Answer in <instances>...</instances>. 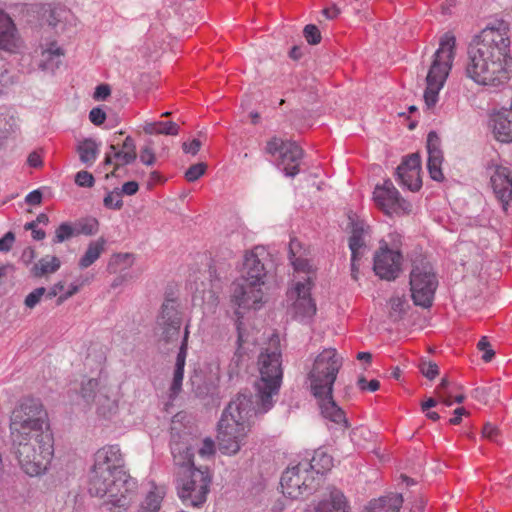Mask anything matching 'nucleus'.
Wrapping results in <instances>:
<instances>
[{"label": "nucleus", "instance_id": "nucleus-63", "mask_svg": "<svg viewBox=\"0 0 512 512\" xmlns=\"http://www.w3.org/2000/svg\"><path fill=\"white\" fill-rule=\"evenodd\" d=\"M64 289V283L58 282L54 284L49 290H46L45 297L47 299H52L58 296Z\"/></svg>", "mask_w": 512, "mask_h": 512}, {"label": "nucleus", "instance_id": "nucleus-8", "mask_svg": "<svg viewBox=\"0 0 512 512\" xmlns=\"http://www.w3.org/2000/svg\"><path fill=\"white\" fill-rule=\"evenodd\" d=\"M455 37L445 34L434 53V60L426 77L427 87L424 91V101L428 108H432L438 101L439 91L444 86L454 58L453 49Z\"/></svg>", "mask_w": 512, "mask_h": 512}, {"label": "nucleus", "instance_id": "nucleus-44", "mask_svg": "<svg viewBox=\"0 0 512 512\" xmlns=\"http://www.w3.org/2000/svg\"><path fill=\"white\" fill-rule=\"evenodd\" d=\"M303 36L310 45H317L321 42L322 39L319 28L314 24H307L304 27Z\"/></svg>", "mask_w": 512, "mask_h": 512}, {"label": "nucleus", "instance_id": "nucleus-53", "mask_svg": "<svg viewBox=\"0 0 512 512\" xmlns=\"http://www.w3.org/2000/svg\"><path fill=\"white\" fill-rule=\"evenodd\" d=\"M199 454L202 457H210L215 453V443L210 438H205L202 442L201 447L199 448Z\"/></svg>", "mask_w": 512, "mask_h": 512}, {"label": "nucleus", "instance_id": "nucleus-22", "mask_svg": "<svg viewBox=\"0 0 512 512\" xmlns=\"http://www.w3.org/2000/svg\"><path fill=\"white\" fill-rule=\"evenodd\" d=\"M21 47V40L16 26L10 16L0 11V49L16 53Z\"/></svg>", "mask_w": 512, "mask_h": 512}, {"label": "nucleus", "instance_id": "nucleus-50", "mask_svg": "<svg viewBox=\"0 0 512 512\" xmlns=\"http://www.w3.org/2000/svg\"><path fill=\"white\" fill-rule=\"evenodd\" d=\"M477 347L480 351H483V355H482V359L485 361V362H489L492 360V358L494 357L495 355V352L493 349H491V346H490V343L487 339V337H482L478 344H477Z\"/></svg>", "mask_w": 512, "mask_h": 512}, {"label": "nucleus", "instance_id": "nucleus-16", "mask_svg": "<svg viewBox=\"0 0 512 512\" xmlns=\"http://www.w3.org/2000/svg\"><path fill=\"white\" fill-rule=\"evenodd\" d=\"M158 325L162 330L161 337L164 342L172 343L178 339L182 317L175 300L167 299L162 304Z\"/></svg>", "mask_w": 512, "mask_h": 512}, {"label": "nucleus", "instance_id": "nucleus-23", "mask_svg": "<svg viewBox=\"0 0 512 512\" xmlns=\"http://www.w3.org/2000/svg\"><path fill=\"white\" fill-rule=\"evenodd\" d=\"M349 225L351 228V235L349 237L348 246L355 256L356 253L364 254L366 245V238L370 234L369 225L361 219L349 217Z\"/></svg>", "mask_w": 512, "mask_h": 512}, {"label": "nucleus", "instance_id": "nucleus-3", "mask_svg": "<svg viewBox=\"0 0 512 512\" xmlns=\"http://www.w3.org/2000/svg\"><path fill=\"white\" fill-rule=\"evenodd\" d=\"M343 365V359L334 348L322 350L314 359L307 382L317 399L322 416L342 429L349 427L344 411L333 399V387Z\"/></svg>", "mask_w": 512, "mask_h": 512}, {"label": "nucleus", "instance_id": "nucleus-52", "mask_svg": "<svg viewBox=\"0 0 512 512\" xmlns=\"http://www.w3.org/2000/svg\"><path fill=\"white\" fill-rule=\"evenodd\" d=\"M140 161L148 166H151L155 163V154L150 145H146L141 149Z\"/></svg>", "mask_w": 512, "mask_h": 512}, {"label": "nucleus", "instance_id": "nucleus-34", "mask_svg": "<svg viewBox=\"0 0 512 512\" xmlns=\"http://www.w3.org/2000/svg\"><path fill=\"white\" fill-rule=\"evenodd\" d=\"M143 130L146 134L178 135L179 126L172 121H157L145 123Z\"/></svg>", "mask_w": 512, "mask_h": 512}, {"label": "nucleus", "instance_id": "nucleus-27", "mask_svg": "<svg viewBox=\"0 0 512 512\" xmlns=\"http://www.w3.org/2000/svg\"><path fill=\"white\" fill-rule=\"evenodd\" d=\"M403 497L398 493L382 496L369 503L368 512H399Z\"/></svg>", "mask_w": 512, "mask_h": 512}, {"label": "nucleus", "instance_id": "nucleus-38", "mask_svg": "<svg viewBox=\"0 0 512 512\" xmlns=\"http://www.w3.org/2000/svg\"><path fill=\"white\" fill-rule=\"evenodd\" d=\"M75 226L69 222L61 223L55 230V235L52 239L53 244L63 243L73 237H76Z\"/></svg>", "mask_w": 512, "mask_h": 512}, {"label": "nucleus", "instance_id": "nucleus-40", "mask_svg": "<svg viewBox=\"0 0 512 512\" xmlns=\"http://www.w3.org/2000/svg\"><path fill=\"white\" fill-rule=\"evenodd\" d=\"M16 82L12 70L6 60L0 59V94Z\"/></svg>", "mask_w": 512, "mask_h": 512}, {"label": "nucleus", "instance_id": "nucleus-35", "mask_svg": "<svg viewBox=\"0 0 512 512\" xmlns=\"http://www.w3.org/2000/svg\"><path fill=\"white\" fill-rule=\"evenodd\" d=\"M403 235L399 233L398 231H391L389 232L385 237H383L379 241V247L380 249L387 250L389 252H400L402 251L403 246Z\"/></svg>", "mask_w": 512, "mask_h": 512}, {"label": "nucleus", "instance_id": "nucleus-48", "mask_svg": "<svg viewBox=\"0 0 512 512\" xmlns=\"http://www.w3.org/2000/svg\"><path fill=\"white\" fill-rule=\"evenodd\" d=\"M103 202H104L105 207L111 208V209L118 210L123 206L121 193L118 190L109 192L104 197Z\"/></svg>", "mask_w": 512, "mask_h": 512}, {"label": "nucleus", "instance_id": "nucleus-13", "mask_svg": "<svg viewBox=\"0 0 512 512\" xmlns=\"http://www.w3.org/2000/svg\"><path fill=\"white\" fill-rule=\"evenodd\" d=\"M280 484L283 494L291 499L309 495L319 486L316 477L310 475L307 468L303 467L302 461L283 472Z\"/></svg>", "mask_w": 512, "mask_h": 512}, {"label": "nucleus", "instance_id": "nucleus-42", "mask_svg": "<svg viewBox=\"0 0 512 512\" xmlns=\"http://www.w3.org/2000/svg\"><path fill=\"white\" fill-rule=\"evenodd\" d=\"M428 156H443L441 140L435 131H430L427 136Z\"/></svg>", "mask_w": 512, "mask_h": 512}, {"label": "nucleus", "instance_id": "nucleus-26", "mask_svg": "<svg viewBox=\"0 0 512 512\" xmlns=\"http://www.w3.org/2000/svg\"><path fill=\"white\" fill-rule=\"evenodd\" d=\"M63 55V49L56 42H51L45 49H42L38 66L42 70L54 71L61 64Z\"/></svg>", "mask_w": 512, "mask_h": 512}, {"label": "nucleus", "instance_id": "nucleus-41", "mask_svg": "<svg viewBox=\"0 0 512 512\" xmlns=\"http://www.w3.org/2000/svg\"><path fill=\"white\" fill-rule=\"evenodd\" d=\"M298 245V242L292 240L289 245V259L291 264L293 265L296 271L308 272L310 269V264L307 259L301 257H295L294 247Z\"/></svg>", "mask_w": 512, "mask_h": 512}, {"label": "nucleus", "instance_id": "nucleus-21", "mask_svg": "<svg viewBox=\"0 0 512 512\" xmlns=\"http://www.w3.org/2000/svg\"><path fill=\"white\" fill-rule=\"evenodd\" d=\"M99 382L97 379L90 378L85 382H82L81 387V396L84 399L86 403H91L96 400L97 398V404L99 405L98 411L103 416H106L107 414L114 413L117 409V404L115 400H111L108 397L104 395H96V390L98 389Z\"/></svg>", "mask_w": 512, "mask_h": 512}, {"label": "nucleus", "instance_id": "nucleus-2", "mask_svg": "<svg viewBox=\"0 0 512 512\" xmlns=\"http://www.w3.org/2000/svg\"><path fill=\"white\" fill-rule=\"evenodd\" d=\"M509 25L504 20L489 23L468 50L465 74L476 84L501 87L512 75Z\"/></svg>", "mask_w": 512, "mask_h": 512}, {"label": "nucleus", "instance_id": "nucleus-60", "mask_svg": "<svg viewBox=\"0 0 512 512\" xmlns=\"http://www.w3.org/2000/svg\"><path fill=\"white\" fill-rule=\"evenodd\" d=\"M111 93V89L107 84H100L96 87L94 92V98L97 100H104Z\"/></svg>", "mask_w": 512, "mask_h": 512}, {"label": "nucleus", "instance_id": "nucleus-51", "mask_svg": "<svg viewBox=\"0 0 512 512\" xmlns=\"http://www.w3.org/2000/svg\"><path fill=\"white\" fill-rule=\"evenodd\" d=\"M390 305L393 312L404 314L407 301L404 296H394L390 299Z\"/></svg>", "mask_w": 512, "mask_h": 512}, {"label": "nucleus", "instance_id": "nucleus-6", "mask_svg": "<svg viewBox=\"0 0 512 512\" xmlns=\"http://www.w3.org/2000/svg\"><path fill=\"white\" fill-rule=\"evenodd\" d=\"M11 438L13 451L21 469L29 476L44 473L54 453L52 434L40 433Z\"/></svg>", "mask_w": 512, "mask_h": 512}, {"label": "nucleus", "instance_id": "nucleus-62", "mask_svg": "<svg viewBox=\"0 0 512 512\" xmlns=\"http://www.w3.org/2000/svg\"><path fill=\"white\" fill-rule=\"evenodd\" d=\"M27 163L30 167L39 168L42 166L43 163L42 157L38 152L33 151L28 155Z\"/></svg>", "mask_w": 512, "mask_h": 512}, {"label": "nucleus", "instance_id": "nucleus-61", "mask_svg": "<svg viewBox=\"0 0 512 512\" xmlns=\"http://www.w3.org/2000/svg\"><path fill=\"white\" fill-rule=\"evenodd\" d=\"M25 201L32 206L39 205L42 202V193L39 190L31 191L27 194Z\"/></svg>", "mask_w": 512, "mask_h": 512}, {"label": "nucleus", "instance_id": "nucleus-19", "mask_svg": "<svg viewBox=\"0 0 512 512\" xmlns=\"http://www.w3.org/2000/svg\"><path fill=\"white\" fill-rule=\"evenodd\" d=\"M420 170L421 158L419 154L408 155L396 169L398 184L412 192L418 191L422 187Z\"/></svg>", "mask_w": 512, "mask_h": 512}, {"label": "nucleus", "instance_id": "nucleus-33", "mask_svg": "<svg viewBox=\"0 0 512 512\" xmlns=\"http://www.w3.org/2000/svg\"><path fill=\"white\" fill-rule=\"evenodd\" d=\"M61 266V262L56 256L42 257L33 267L31 273L34 277L40 278L44 275L56 272Z\"/></svg>", "mask_w": 512, "mask_h": 512}, {"label": "nucleus", "instance_id": "nucleus-54", "mask_svg": "<svg viewBox=\"0 0 512 512\" xmlns=\"http://www.w3.org/2000/svg\"><path fill=\"white\" fill-rule=\"evenodd\" d=\"M89 119L94 125L99 126L105 121L106 114L101 108L95 107L89 112Z\"/></svg>", "mask_w": 512, "mask_h": 512}, {"label": "nucleus", "instance_id": "nucleus-43", "mask_svg": "<svg viewBox=\"0 0 512 512\" xmlns=\"http://www.w3.org/2000/svg\"><path fill=\"white\" fill-rule=\"evenodd\" d=\"M109 148L113 153V157L118 161L116 167L131 164L137 157L136 153L117 150L114 144H111Z\"/></svg>", "mask_w": 512, "mask_h": 512}, {"label": "nucleus", "instance_id": "nucleus-11", "mask_svg": "<svg viewBox=\"0 0 512 512\" xmlns=\"http://www.w3.org/2000/svg\"><path fill=\"white\" fill-rule=\"evenodd\" d=\"M111 473L127 474L124 470V459L118 445H108L100 448L94 456L92 468L93 490L100 493L103 490L104 476Z\"/></svg>", "mask_w": 512, "mask_h": 512}, {"label": "nucleus", "instance_id": "nucleus-64", "mask_svg": "<svg viewBox=\"0 0 512 512\" xmlns=\"http://www.w3.org/2000/svg\"><path fill=\"white\" fill-rule=\"evenodd\" d=\"M48 9L50 12V17L48 19L49 25L56 26L60 21L59 16L62 10L60 8L52 7L50 4L48 5Z\"/></svg>", "mask_w": 512, "mask_h": 512}, {"label": "nucleus", "instance_id": "nucleus-49", "mask_svg": "<svg viewBox=\"0 0 512 512\" xmlns=\"http://www.w3.org/2000/svg\"><path fill=\"white\" fill-rule=\"evenodd\" d=\"M94 177L88 171H79L75 176V183L80 187L90 188L94 185Z\"/></svg>", "mask_w": 512, "mask_h": 512}, {"label": "nucleus", "instance_id": "nucleus-18", "mask_svg": "<svg viewBox=\"0 0 512 512\" xmlns=\"http://www.w3.org/2000/svg\"><path fill=\"white\" fill-rule=\"evenodd\" d=\"M490 175V184L496 198L506 210L512 200V175L511 170L498 164H491L487 168Z\"/></svg>", "mask_w": 512, "mask_h": 512}, {"label": "nucleus", "instance_id": "nucleus-37", "mask_svg": "<svg viewBox=\"0 0 512 512\" xmlns=\"http://www.w3.org/2000/svg\"><path fill=\"white\" fill-rule=\"evenodd\" d=\"M74 226L77 236H92L95 235L99 230V222L94 217H86L79 219L74 223Z\"/></svg>", "mask_w": 512, "mask_h": 512}, {"label": "nucleus", "instance_id": "nucleus-56", "mask_svg": "<svg viewBox=\"0 0 512 512\" xmlns=\"http://www.w3.org/2000/svg\"><path fill=\"white\" fill-rule=\"evenodd\" d=\"M82 286V283L80 284H71L69 289L60 294L57 298V305H61L64 301H66L68 298L72 297L74 294H76L79 290H80V287Z\"/></svg>", "mask_w": 512, "mask_h": 512}, {"label": "nucleus", "instance_id": "nucleus-5", "mask_svg": "<svg viewBox=\"0 0 512 512\" xmlns=\"http://www.w3.org/2000/svg\"><path fill=\"white\" fill-rule=\"evenodd\" d=\"M260 254L264 249L259 247L246 253L241 276L232 283L231 302L239 309H258L262 302L266 270Z\"/></svg>", "mask_w": 512, "mask_h": 512}, {"label": "nucleus", "instance_id": "nucleus-45", "mask_svg": "<svg viewBox=\"0 0 512 512\" xmlns=\"http://www.w3.org/2000/svg\"><path fill=\"white\" fill-rule=\"evenodd\" d=\"M419 370L423 376L433 380L439 374V367L435 362L422 360L419 363Z\"/></svg>", "mask_w": 512, "mask_h": 512}, {"label": "nucleus", "instance_id": "nucleus-10", "mask_svg": "<svg viewBox=\"0 0 512 512\" xmlns=\"http://www.w3.org/2000/svg\"><path fill=\"white\" fill-rule=\"evenodd\" d=\"M411 298L416 306L430 308L439 285L432 263L424 257L412 261L409 275Z\"/></svg>", "mask_w": 512, "mask_h": 512}, {"label": "nucleus", "instance_id": "nucleus-31", "mask_svg": "<svg viewBox=\"0 0 512 512\" xmlns=\"http://www.w3.org/2000/svg\"><path fill=\"white\" fill-rule=\"evenodd\" d=\"M164 495L163 489L154 486L140 502L136 512H160Z\"/></svg>", "mask_w": 512, "mask_h": 512}, {"label": "nucleus", "instance_id": "nucleus-36", "mask_svg": "<svg viewBox=\"0 0 512 512\" xmlns=\"http://www.w3.org/2000/svg\"><path fill=\"white\" fill-rule=\"evenodd\" d=\"M237 332H238L237 349H236V351L231 359L230 365H229L230 374L237 372V369L241 366V364L243 362V358L246 355V350L243 347L245 340H244V336H243V332H242L240 323L237 324Z\"/></svg>", "mask_w": 512, "mask_h": 512}, {"label": "nucleus", "instance_id": "nucleus-39", "mask_svg": "<svg viewBox=\"0 0 512 512\" xmlns=\"http://www.w3.org/2000/svg\"><path fill=\"white\" fill-rule=\"evenodd\" d=\"M443 156H428L427 169L431 179L441 182L444 180V175L441 169Z\"/></svg>", "mask_w": 512, "mask_h": 512}, {"label": "nucleus", "instance_id": "nucleus-24", "mask_svg": "<svg viewBox=\"0 0 512 512\" xmlns=\"http://www.w3.org/2000/svg\"><path fill=\"white\" fill-rule=\"evenodd\" d=\"M491 126L497 140L512 141V105L510 109H502L491 118Z\"/></svg>", "mask_w": 512, "mask_h": 512}, {"label": "nucleus", "instance_id": "nucleus-46", "mask_svg": "<svg viewBox=\"0 0 512 512\" xmlns=\"http://www.w3.org/2000/svg\"><path fill=\"white\" fill-rule=\"evenodd\" d=\"M46 288L44 287H38L34 289L32 292H30L24 300V304L29 309H33L42 299L43 296H45Z\"/></svg>", "mask_w": 512, "mask_h": 512}, {"label": "nucleus", "instance_id": "nucleus-57", "mask_svg": "<svg viewBox=\"0 0 512 512\" xmlns=\"http://www.w3.org/2000/svg\"><path fill=\"white\" fill-rule=\"evenodd\" d=\"M201 142L198 139H193L191 142H184L182 144V149L185 153L196 155L200 150Z\"/></svg>", "mask_w": 512, "mask_h": 512}, {"label": "nucleus", "instance_id": "nucleus-25", "mask_svg": "<svg viewBox=\"0 0 512 512\" xmlns=\"http://www.w3.org/2000/svg\"><path fill=\"white\" fill-rule=\"evenodd\" d=\"M303 467L307 468L310 475L316 477L317 485H320L322 476L333 466V459L323 451H315L311 459L302 460Z\"/></svg>", "mask_w": 512, "mask_h": 512}, {"label": "nucleus", "instance_id": "nucleus-12", "mask_svg": "<svg viewBox=\"0 0 512 512\" xmlns=\"http://www.w3.org/2000/svg\"><path fill=\"white\" fill-rule=\"evenodd\" d=\"M265 151L275 158L276 165L284 172L285 176L295 177L299 173V165L304 152L295 141L273 137L267 142Z\"/></svg>", "mask_w": 512, "mask_h": 512}, {"label": "nucleus", "instance_id": "nucleus-30", "mask_svg": "<svg viewBox=\"0 0 512 512\" xmlns=\"http://www.w3.org/2000/svg\"><path fill=\"white\" fill-rule=\"evenodd\" d=\"M76 150L80 161L87 166H92L99 155L100 143L94 139L86 138L79 142Z\"/></svg>", "mask_w": 512, "mask_h": 512}, {"label": "nucleus", "instance_id": "nucleus-15", "mask_svg": "<svg viewBox=\"0 0 512 512\" xmlns=\"http://www.w3.org/2000/svg\"><path fill=\"white\" fill-rule=\"evenodd\" d=\"M403 261V253L378 248L373 256V271L382 280L394 281L402 272Z\"/></svg>", "mask_w": 512, "mask_h": 512}, {"label": "nucleus", "instance_id": "nucleus-47", "mask_svg": "<svg viewBox=\"0 0 512 512\" xmlns=\"http://www.w3.org/2000/svg\"><path fill=\"white\" fill-rule=\"evenodd\" d=\"M206 164L197 163L191 165L185 172V179L188 182H195L198 180L206 171Z\"/></svg>", "mask_w": 512, "mask_h": 512}, {"label": "nucleus", "instance_id": "nucleus-1", "mask_svg": "<svg viewBox=\"0 0 512 512\" xmlns=\"http://www.w3.org/2000/svg\"><path fill=\"white\" fill-rule=\"evenodd\" d=\"M258 368L260 378L255 382V397L248 392H239L218 422V446L223 454L239 452L254 419L274 406L273 397L278 395L283 377L281 352L277 348L261 352Z\"/></svg>", "mask_w": 512, "mask_h": 512}, {"label": "nucleus", "instance_id": "nucleus-14", "mask_svg": "<svg viewBox=\"0 0 512 512\" xmlns=\"http://www.w3.org/2000/svg\"><path fill=\"white\" fill-rule=\"evenodd\" d=\"M313 283L310 277L295 283L290 297L295 301L292 305L293 317L300 322H307L316 314V304L311 298Z\"/></svg>", "mask_w": 512, "mask_h": 512}, {"label": "nucleus", "instance_id": "nucleus-7", "mask_svg": "<svg viewBox=\"0 0 512 512\" xmlns=\"http://www.w3.org/2000/svg\"><path fill=\"white\" fill-rule=\"evenodd\" d=\"M103 490L96 493L92 483V471L89 477L88 491L92 496L106 497L103 507L110 512H124L130 506L132 500L136 496L138 483L137 480L128 474L111 473L104 476Z\"/></svg>", "mask_w": 512, "mask_h": 512}, {"label": "nucleus", "instance_id": "nucleus-58", "mask_svg": "<svg viewBox=\"0 0 512 512\" xmlns=\"http://www.w3.org/2000/svg\"><path fill=\"white\" fill-rule=\"evenodd\" d=\"M139 189V185L136 181H128L122 185L121 190L119 191L122 194L132 196L137 193Z\"/></svg>", "mask_w": 512, "mask_h": 512}, {"label": "nucleus", "instance_id": "nucleus-17", "mask_svg": "<svg viewBox=\"0 0 512 512\" xmlns=\"http://www.w3.org/2000/svg\"><path fill=\"white\" fill-rule=\"evenodd\" d=\"M373 200L376 206L388 215L405 209V205H407L390 179L376 185L373 191Z\"/></svg>", "mask_w": 512, "mask_h": 512}, {"label": "nucleus", "instance_id": "nucleus-28", "mask_svg": "<svg viewBox=\"0 0 512 512\" xmlns=\"http://www.w3.org/2000/svg\"><path fill=\"white\" fill-rule=\"evenodd\" d=\"M307 512H347L345 497L340 491L334 490L329 498L323 499L313 510Z\"/></svg>", "mask_w": 512, "mask_h": 512}, {"label": "nucleus", "instance_id": "nucleus-32", "mask_svg": "<svg viewBox=\"0 0 512 512\" xmlns=\"http://www.w3.org/2000/svg\"><path fill=\"white\" fill-rule=\"evenodd\" d=\"M209 273L212 282V289L203 291L202 300L204 305L212 310L216 308L219 303L218 290L220 289V285L218 282L220 281L221 276L217 274L214 266L209 267Z\"/></svg>", "mask_w": 512, "mask_h": 512}, {"label": "nucleus", "instance_id": "nucleus-20", "mask_svg": "<svg viewBox=\"0 0 512 512\" xmlns=\"http://www.w3.org/2000/svg\"><path fill=\"white\" fill-rule=\"evenodd\" d=\"M189 330L188 325L185 326L181 345L176 357L175 367L173 371L172 381L169 387V399L174 400L182 390V383L184 379V367L186 363L187 350H188Z\"/></svg>", "mask_w": 512, "mask_h": 512}, {"label": "nucleus", "instance_id": "nucleus-55", "mask_svg": "<svg viewBox=\"0 0 512 512\" xmlns=\"http://www.w3.org/2000/svg\"><path fill=\"white\" fill-rule=\"evenodd\" d=\"M15 241V235L13 232H7L2 238H0V251L8 252L11 250Z\"/></svg>", "mask_w": 512, "mask_h": 512}, {"label": "nucleus", "instance_id": "nucleus-29", "mask_svg": "<svg viewBox=\"0 0 512 512\" xmlns=\"http://www.w3.org/2000/svg\"><path fill=\"white\" fill-rule=\"evenodd\" d=\"M106 240L103 237L91 241L84 255L80 258L78 266L80 269H85L94 264L105 251Z\"/></svg>", "mask_w": 512, "mask_h": 512}, {"label": "nucleus", "instance_id": "nucleus-59", "mask_svg": "<svg viewBox=\"0 0 512 512\" xmlns=\"http://www.w3.org/2000/svg\"><path fill=\"white\" fill-rule=\"evenodd\" d=\"M364 254L356 253L355 256H353V253H351V277L354 280H358V274H359V260L362 258Z\"/></svg>", "mask_w": 512, "mask_h": 512}, {"label": "nucleus", "instance_id": "nucleus-4", "mask_svg": "<svg viewBox=\"0 0 512 512\" xmlns=\"http://www.w3.org/2000/svg\"><path fill=\"white\" fill-rule=\"evenodd\" d=\"M171 453L174 463L184 468L176 482L179 498L185 505L201 506L207 499L211 484L209 469L195 467L193 453L186 445L172 442Z\"/></svg>", "mask_w": 512, "mask_h": 512}, {"label": "nucleus", "instance_id": "nucleus-9", "mask_svg": "<svg viewBox=\"0 0 512 512\" xmlns=\"http://www.w3.org/2000/svg\"><path fill=\"white\" fill-rule=\"evenodd\" d=\"M11 436L50 433L48 415L42 402L36 398H24L13 410L10 418Z\"/></svg>", "mask_w": 512, "mask_h": 512}]
</instances>
